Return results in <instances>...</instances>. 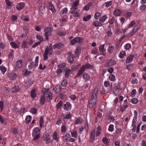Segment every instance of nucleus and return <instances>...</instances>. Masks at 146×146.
<instances>
[{
  "instance_id": "nucleus-1",
  "label": "nucleus",
  "mask_w": 146,
  "mask_h": 146,
  "mask_svg": "<svg viewBox=\"0 0 146 146\" xmlns=\"http://www.w3.org/2000/svg\"><path fill=\"white\" fill-rule=\"evenodd\" d=\"M39 132V130L38 127L36 128L33 131L32 135L34 138L33 139V141L37 139L40 137V134L38 133Z\"/></svg>"
},
{
  "instance_id": "nucleus-2",
  "label": "nucleus",
  "mask_w": 146,
  "mask_h": 146,
  "mask_svg": "<svg viewBox=\"0 0 146 146\" xmlns=\"http://www.w3.org/2000/svg\"><path fill=\"white\" fill-rule=\"evenodd\" d=\"M49 50H52V44H50L49 47L47 46L45 50L44 53L43 55L44 59V60H46L48 59V57L47 55L48 53Z\"/></svg>"
},
{
  "instance_id": "nucleus-3",
  "label": "nucleus",
  "mask_w": 146,
  "mask_h": 146,
  "mask_svg": "<svg viewBox=\"0 0 146 146\" xmlns=\"http://www.w3.org/2000/svg\"><path fill=\"white\" fill-rule=\"evenodd\" d=\"M82 38L80 37H76L70 41V43L72 45H74L76 43H82Z\"/></svg>"
},
{
  "instance_id": "nucleus-4",
  "label": "nucleus",
  "mask_w": 146,
  "mask_h": 146,
  "mask_svg": "<svg viewBox=\"0 0 146 146\" xmlns=\"http://www.w3.org/2000/svg\"><path fill=\"white\" fill-rule=\"evenodd\" d=\"M98 88H95L94 89L91 97V99L96 100L98 95Z\"/></svg>"
},
{
  "instance_id": "nucleus-5",
  "label": "nucleus",
  "mask_w": 146,
  "mask_h": 146,
  "mask_svg": "<svg viewBox=\"0 0 146 146\" xmlns=\"http://www.w3.org/2000/svg\"><path fill=\"white\" fill-rule=\"evenodd\" d=\"M115 62L114 60L110 59L107 61L105 65L106 67H110L115 64Z\"/></svg>"
},
{
  "instance_id": "nucleus-6",
  "label": "nucleus",
  "mask_w": 146,
  "mask_h": 146,
  "mask_svg": "<svg viewBox=\"0 0 146 146\" xmlns=\"http://www.w3.org/2000/svg\"><path fill=\"white\" fill-rule=\"evenodd\" d=\"M46 96V100L48 102H50L52 98V94L50 92H47L46 94H44Z\"/></svg>"
},
{
  "instance_id": "nucleus-7",
  "label": "nucleus",
  "mask_w": 146,
  "mask_h": 146,
  "mask_svg": "<svg viewBox=\"0 0 146 146\" xmlns=\"http://www.w3.org/2000/svg\"><path fill=\"white\" fill-rule=\"evenodd\" d=\"M69 53L70 55L68 57V61L70 63H72L73 62V58H75V56H74V55L71 52H70Z\"/></svg>"
},
{
  "instance_id": "nucleus-8",
  "label": "nucleus",
  "mask_w": 146,
  "mask_h": 146,
  "mask_svg": "<svg viewBox=\"0 0 146 146\" xmlns=\"http://www.w3.org/2000/svg\"><path fill=\"white\" fill-rule=\"evenodd\" d=\"M25 5V4L23 3H20L17 5L16 8L17 10H20L24 7Z\"/></svg>"
},
{
  "instance_id": "nucleus-9",
  "label": "nucleus",
  "mask_w": 146,
  "mask_h": 146,
  "mask_svg": "<svg viewBox=\"0 0 146 146\" xmlns=\"http://www.w3.org/2000/svg\"><path fill=\"white\" fill-rule=\"evenodd\" d=\"M71 108V104L69 102H67L66 104H64V109L67 111L70 110Z\"/></svg>"
},
{
  "instance_id": "nucleus-10",
  "label": "nucleus",
  "mask_w": 146,
  "mask_h": 146,
  "mask_svg": "<svg viewBox=\"0 0 146 146\" xmlns=\"http://www.w3.org/2000/svg\"><path fill=\"white\" fill-rule=\"evenodd\" d=\"M63 44L62 42H59L58 44L56 43L53 46V48L54 49L57 48L60 49L63 47Z\"/></svg>"
},
{
  "instance_id": "nucleus-11",
  "label": "nucleus",
  "mask_w": 146,
  "mask_h": 146,
  "mask_svg": "<svg viewBox=\"0 0 146 146\" xmlns=\"http://www.w3.org/2000/svg\"><path fill=\"white\" fill-rule=\"evenodd\" d=\"M96 102V100L91 99L89 103V107L91 108H92Z\"/></svg>"
},
{
  "instance_id": "nucleus-12",
  "label": "nucleus",
  "mask_w": 146,
  "mask_h": 146,
  "mask_svg": "<svg viewBox=\"0 0 146 146\" xmlns=\"http://www.w3.org/2000/svg\"><path fill=\"white\" fill-rule=\"evenodd\" d=\"M95 135V131L94 129L93 130L91 133L90 136V142H93L94 140V138Z\"/></svg>"
},
{
  "instance_id": "nucleus-13",
  "label": "nucleus",
  "mask_w": 146,
  "mask_h": 146,
  "mask_svg": "<svg viewBox=\"0 0 146 146\" xmlns=\"http://www.w3.org/2000/svg\"><path fill=\"white\" fill-rule=\"evenodd\" d=\"M104 44L101 45L99 47V51L102 52V53L103 55L105 54L106 50L104 48Z\"/></svg>"
},
{
  "instance_id": "nucleus-14",
  "label": "nucleus",
  "mask_w": 146,
  "mask_h": 146,
  "mask_svg": "<svg viewBox=\"0 0 146 146\" xmlns=\"http://www.w3.org/2000/svg\"><path fill=\"white\" fill-rule=\"evenodd\" d=\"M85 69V68L84 66H83L80 68V70H79L78 73L77 74V75L78 76H79L81 75L82 73L84 71Z\"/></svg>"
},
{
  "instance_id": "nucleus-15",
  "label": "nucleus",
  "mask_w": 146,
  "mask_h": 146,
  "mask_svg": "<svg viewBox=\"0 0 146 146\" xmlns=\"http://www.w3.org/2000/svg\"><path fill=\"white\" fill-rule=\"evenodd\" d=\"M23 62L22 60H19L16 62V66L18 68H21L23 66Z\"/></svg>"
},
{
  "instance_id": "nucleus-16",
  "label": "nucleus",
  "mask_w": 146,
  "mask_h": 146,
  "mask_svg": "<svg viewBox=\"0 0 146 146\" xmlns=\"http://www.w3.org/2000/svg\"><path fill=\"white\" fill-rule=\"evenodd\" d=\"M45 3H43L41 4L39 9L42 13H44L45 9Z\"/></svg>"
},
{
  "instance_id": "nucleus-17",
  "label": "nucleus",
  "mask_w": 146,
  "mask_h": 146,
  "mask_svg": "<svg viewBox=\"0 0 146 146\" xmlns=\"http://www.w3.org/2000/svg\"><path fill=\"white\" fill-rule=\"evenodd\" d=\"M138 29V27L136 26H135L134 27L131 32L129 34H128V35H129V37L131 36L133 34L136 33Z\"/></svg>"
},
{
  "instance_id": "nucleus-18",
  "label": "nucleus",
  "mask_w": 146,
  "mask_h": 146,
  "mask_svg": "<svg viewBox=\"0 0 146 146\" xmlns=\"http://www.w3.org/2000/svg\"><path fill=\"white\" fill-rule=\"evenodd\" d=\"M93 25L96 27H101L102 26V24L98 21H96L93 23Z\"/></svg>"
},
{
  "instance_id": "nucleus-19",
  "label": "nucleus",
  "mask_w": 146,
  "mask_h": 146,
  "mask_svg": "<svg viewBox=\"0 0 146 146\" xmlns=\"http://www.w3.org/2000/svg\"><path fill=\"white\" fill-rule=\"evenodd\" d=\"M61 89V88L60 86L57 85L54 88L53 90L56 93H58L60 91Z\"/></svg>"
},
{
  "instance_id": "nucleus-20",
  "label": "nucleus",
  "mask_w": 146,
  "mask_h": 146,
  "mask_svg": "<svg viewBox=\"0 0 146 146\" xmlns=\"http://www.w3.org/2000/svg\"><path fill=\"white\" fill-rule=\"evenodd\" d=\"M19 86H15L12 89V92L14 93H17L19 92Z\"/></svg>"
},
{
  "instance_id": "nucleus-21",
  "label": "nucleus",
  "mask_w": 146,
  "mask_h": 146,
  "mask_svg": "<svg viewBox=\"0 0 146 146\" xmlns=\"http://www.w3.org/2000/svg\"><path fill=\"white\" fill-rule=\"evenodd\" d=\"M134 58V56L133 55H130L127 58L126 60V62L127 63H129L131 62Z\"/></svg>"
},
{
  "instance_id": "nucleus-22",
  "label": "nucleus",
  "mask_w": 146,
  "mask_h": 146,
  "mask_svg": "<svg viewBox=\"0 0 146 146\" xmlns=\"http://www.w3.org/2000/svg\"><path fill=\"white\" fill-rule=\"evenodd\" d=\"M107 17L106 15H104L100 19L99 21L102 24L104 23L106 19H107Z\"/></svg>"
},
{
  "instance_id": "nucleus-23",
  "label": "nucleus",
  "mask_w": 146,
  "mask_h": 146,
  "mask_svg": "<svg viewBox=\"0 0 146 146\" xmlns=\"http://www.w3.org/2000/svg\"><path fill=\"white\" fill-rule=\"evenodd\" d=\"M114 49V47L112 46H109L108 49V52L110 54L113 52Z\"/></svg>"
},
{
  "instance_id": "nucleus-24",
  "label": "nucleus",
  "mask_w": 146,
  "mask_h": 146,
  "mask_svg": "<svg viewBox=\"0 0 146 146\" xmlns=\"http://www.w3.org/2000/svg\"><path fill=\"white\" fill-rule=\"evenodd\" d=\"M10 44L13 48H17L19 47V46L14 42H11Z\"/></svg>"
},
{
  "instance_id": "nucleus-25",
  "label": "nucleus",
  "mask_w": 146,
  "mask_h": 146,
  "mask_svg": "<svg viewBox=\"0 0 146 146\" xmlns=\"http://www.w3.org/2000/svg\"><path fill=\"white\" fill-rule=\"evenodd\" d=\"M27 45L28 44L27 43V42L26 41L24 40L23 41V42L21 44V46L22 48H28V47L27 46Z\"/></svg>"
},
{
  "instance_id": "nucleus-26",
  "label": "nucleus",
  "mask_w": 146,
  "mask_h": 146,
  "mask_svg": "<svg viewBox=\"0 0 146 146\" xmlns=\"http://www.w3.org/2000/svg\"><path fill=\"white\" fill-rule=\"evenodd\" d=\"M92 5V3H88L83 8V9L86 11H88L90 8V7Z\"/></svg>"
},
{
  "instance_id": "nucleus-27",
  "label": "nucleus",
  "mask_w": 146,
  "mask_h": 146,
  "mask_svg": "<svg viewBox=\"0 0 146 146\" xmlns=\"http://www.w3.org/2000/svg\"><path fill=\"white\" fill-rule=\"evenodd\" d=\"M45 96L44 95H42L41 97L40 103L41 104L43 105L44 104L45 101Z\"/></svg>"
},
{
  "instance_id": "nucleus-28",
  "label": "nucleus",
  "mask_w": 146,
  "mask_h": 146,
  "mask_svg": "<svg viewBox=\"0 0 146 146\" xmlns=\"http://www.w3.org/2000/svg\"><path fill=\"white\" fill-rule=\"evenodd\" d=\"M32 119V117L31 115L27 116L26 118V122L27 124L29 123Z\"/></svg>"
},
{
  "instance_id": "nucleus-29",
  "label": "nucleus",
  "mask_w": 146,
  "mask_h": 146,
  "mask_svg": "<svg viewBox=\"0 0 146 146\" xmlns=\"http://www.w3.org/2000/svg\"><path fill=\"white\" fill-rule=\"evenodd\" d=\"M70 13L73 15H74V16L78 17L79 15V14L78 13V11L75 10H72Z\"/></svg>"
},
{
  "instance_id": "nucleus-30",
  "label": "nucleus",
  "mask_w": 146,
  "mask_h": 146,
  "mask_svg": "<svg viewBox=\"0 0 146 146\" xmlns=\"http://www.w3.org/2000/svg\"><path fill=\"white\" fill-rule=\"evenodd\" d=\"M66 64L64 63H62L61 64L58 65L59 67L61 69H62L63 70H65L66 69Z\"/></svg>"
},
{
  "instance_id": "nucleus-31",
  "label": "nucleus",
  "mask_w": 146,
  "mask_h": 146,
  "mask_svg": "<svg viewBox=\"0 0 146 146\" xmlns=\"http://www.w3.org/2000/svg\"><path fill=\"white\" fill-rule=\"evenodd\" d=\"M121 14L120 11L118 9H115L114 12V15L116 16H118Z\"/></svg>"
},
{
  "instance_id": "nucleus-32",
  "label": "nucleus",
  "mask_w": 146,
  "mask_h": 146,
  "mask_svg": "<svg viewBox=\"0 0 146 146\" xmlns=\"http://www.w3.org/2000/svg\"><path fill=\"white\" fill-rule=\"evenodd\" d=\"M49 8L50 9V10H51V11H52L53 13L55 12V10L54 9V7L52 3L51 2L50 3H49Z\"/></svg>"
},
{
  "instance_id": "nucleus-33",
  "label": "nucleus",
  "mask_w": 146,
  "mask_h": 146,
  "mask_svg": "<svg viewBox=\"0 0 146 146\" xmlns=\"http://www.w3.org/2000/svg\"><path fill=\"white\" fill-rule=\"evenodd\" d=\"M83 78L86 80H88L90 78L89 76L86 73H84L83 75Z\"/></svg>"
},
{
  "instance_id": "nucleus-34",
  "label": "nucleus",
  "mask_w": 146,
  "mask_h": 146,
  "mask_svg": "<svg viewBox=\"0 0 146 146\" xmlns=\"http://www.w3.org/2000/svg\"><path fill=\"white\" fill-rule=\"evenodd\" d=\"M23 72V74L25 76L28 75L30 74L31 73L30 71H28L27 69L24 70Z\"/></svg>"
},
{
  "instance_id": "nucleus-35",
  "label": "nucleus",
  "mask_w": 146,
  "mask_h": 146,
  "mask_svg": "<svg viewBox=\"0 0 146 146\" xmlns=\"http://www.w3.org/2000/svg\"><path fill=\"white\" fill-rule=\"evenodd\" d=\"M134 117L133 120L137 121L136 120L137 118V112L136 110H135L134 111Z\"/></svg>"
},
{
  "instance_id": "nucleus-36",
  "label": "nucleus",
  "mask_w": 146,
  "mask_h": 146,
  "mask_svg": "<svg viewBox=\"0 0 146 146\" xmlns=\"http://www.w3.org/2000/svg\"><path fill=\"white\" fill-rule=\"evenodd\" d=\"M125 55V52L124 51H122L120 52L119 54V56L120 58H122Z\"/></svg>"
},
{
  "instance_id": "nucleus-37",
  "label": "nucleus",
  "mask_w": 146,
  "mask_h": 146,
  "mask_svg": "<svg viewBox=\"0 0 146 146\" xmlns=\"http://www.w3.org/2000/svg\"><path fill=\"white\" fill-rule=\"evenodd\" d=\"M0 70L3 74H4L6 71L5 68L3 66H0Z\"/></svg>"
},
{
  "instance_id": "nucleus-38",
  "label": "nucleus",
  "mask_w": 146,
  "mask_h": 146,
  "mask_svg": "<svg viewBox=\"0 0 146 146\" xmlns=\"http://www.w3.org/2000/svg\"><path fill=\"white\" fill-rule=\"evenodd\" d=\"M35 89H33L31 92V96L32 98H34L36 96L35 93Z\"/></svg>"
},
{
  "instance_id": "nucleus-39",
  "label": "nucleus",
  "mask_w": 146,
  "mask_h": 146,
  "mask_svg": "<svg viewBox=\"0 0 146 146\" xmlns=\"http://www.w3.org/2000/svg\"><path fill=\"white\" fill-rule=\"evenodd\" d=\"M91 17V16L90 15H88L86 17H84L83 20L84 21H87Z\"/></svg>"
},
{
  "instance_id": "nucleus-40",
  "label": "nucleus",
  "mask_w": 146,
  "mask_h": 146,
  "mask_svg": "<svg viewBox=\"0 0 146 146\" xmlns=\"http://www.w3.org/2000/svg\"><path fill=\"white\" fill-rule=\"evenodd\" d=\"M70 71V70H66L65 73L66 78H67L69 76Z\"/></svg>"
},
{
  "instance_id": "nucleus-41",
  "label": "nucleus",
  "mask_w": 146,
  "mask_h": 146,
  "mask_svg": "<svg viewBox=\"0 0 146 146\" xmlns=\"http://www.w3.org/2000/svg\"><path fill=\"white\" fill-rule=\"evenodd\" d=\"M102 141L104 144H108L109 143L108 140L106 137H103Z\"/></svg>"
},
{
  "instance_id": "nucleus-42",
  "label": "nucleus",
  "mask_w": 146,
  "mask_h": 146,
  "mask_svg": "<svg viewBox=\"0 0 146 146\" xmlns=\"http://www.w3.org/2000/svg\"><path fill=\"white\" fill-rule=\"evenodd\" d=\"M43 137L44 140L45 141H47L50 139L49 135L47 134L44 135Z\"/></svg>"
},
{
  "instance_id": "nucleus-43",
  "label": "nucleus",
  "mask_w": 146,
  "mask_h": 146,
  "mask_svg": "<svg viewBox=\"0 0 146 146\" xmlns=\"http://www.w3.org/2000/svg\"><path fill=\"white\" fill-rule=\"evenodd\" d=\"M109 79L111 81H114L115 79V77L113 75V74H111L109 77Z\"/></svg>"
},
{
  "instance_id": "nucleus-44",
  "label": "nucleus",
  "mask_w": 146,
  "mask_h": 146,
  "mask_svg": "<svg viewBox=\"0 0 146 146\" xmlns=\"http://www.w3.org/2000/svg\"><path fill=\"white\" fill-rule=\"evenodd\" d=\"M11 79L13 80H15L17 77V75L15 74H11Z\"/></svg>"
},
{
  "instance_id": "nucleus-45",
  "label": "nucleus",
  "mask_w": 146,
  "mask_h": 146,
  "mask_svg": "<svg viewBox=\"0 0 146 146\" xmlns=\"http://www.w3.org/2000/svg\"><path fill=\"white\" fill-rule=\"evenodd\" d=\"M101 16V14L99 12H97L94 15V18L96 19H98V18Z\"/></svg>"
},
{
  "instance_id": "nucleus-46",
  "label": "nucleus",
  "mask_w": 146,
  "mask_h": 146,
  "mask_svg": "<svg viewBox=\"0 0 146 146\" xmlns=\"http://www.w3.org/2000/svg\"><path fill=\"white\" fill-rule=\"evenodd\" d=\"M51 33L50 32H46L45 34L46 39L48 40V36L49 35H50Z\"/></svg>"
},
{
  "instance_id": "nucleus-47",
  "label": "nucleus",
  "mask_w": 146,
  "mask_h": 146,
  "mask_svg": "<svg viewBox=\"0 0 146 146\" xmlns=\"http://www.w3.org/2000/svg\"><path fill=\"white\" fill-rule=\"evenodd\" d=\"M78 68L77 65H73L71 67V70L72 71H74L76 70Z\"/></svg>"
},
{
  "instance_id": "nucleus-48",
  "label": "nucleus",
  "mask_w": 146,
  "mask_h": 146,
  "mask_svg": "<svg viewBox=\"0 0 146 146\" xmlns=\"http://www.w3.org/2000/svg\"><path fill=\"white\" fill-rule=\"evenodd\" d=\"M68 11L67 9L66 8H64V9L60 12V14L62 15L66 13Z\"/></svg>"
},
{
  "instance_id": "nucleus-49",
  "label": "nucleus",
  "mask_w": 146,
  "mask_h": 146,
  "mask_svg": "<svg viewBox=\"0 0 146 146\" xmlns=\"http://www.w3.org/2000/svg\"><path fill=\"white\" fill-rule=\"evenodd\" d=\"M131 102L134 104H136L138 102V100L136 98H134L131 100Z\"/></svg>"
},
{
  "instance_id": "nucleus-50",
  "label": "nucleus",
  "mask_w": 146,
  "mask_h": 146,
  "mask_svg": "<svg viewBox=\"0 0 146 146\" xmlns=\"http://www.w3.org/2000/svg\"><path fill=\"white\" fill-rule=\"evenodd\" d=\"M112 2L111 1H108L105 3L106 6L107 7H110L112 4Z\"/></svg>"
},
{
  "instance_id": "nucleus-51",
  "label": "nucleus",
  "mask_w": 146,
  "mask_h": 146,
  "mask_svg": "<svg viewBox=\"0 0 146 146\" xmlns=\"http://www.w3.org/2000/svg\"><path fill=\"white\" fill-rule=\"evenodd\" d=\"M31 111L33 114H35L37 112V110L36 108H32L31 109Z\"/></svg>"
},
{
  "instance_id": "nucleus-52",
  "label": "nucleus",
  "mask_w": 146,
  "mask_h": 146,
  "mask_svg": "<svg viewBox=\"0 0 146 146\" xmlns=\"http://www.w3.org/2000/svg\"><path fill=\"white\" fill-rule=\"evenodd\" d=\"M136 90L135 89H133L131 92V96L132 97H134L136 94Z\"/></svg>"
},
{
  "instance_id": "nucleus-53",
  "label": "nucleus",
  "mask_w": 146,
  "mask_h": 146,
  "mask_svg": "<svg viewBox=\"0 0 146 146\" xmlns=\"http://www.w3.org/2000/svg\"><path fill=\"white\" fill-rule=\"evenodd\" d=\"M44 30V31H46V32H50V33H51V32L52 31L51 28L49 27H47L45 28Z\"/></svg>"
},
{
  "instance_id": "nucleus-54",
  "label": "nucleus",
  "mask_w": 146,
  "mask_h": 146,
  "mask_svg": "<svg viewBox=\"0 0 146 146\" xmlns=\"http://www.w3.org/2000/svg\"><path fill=\"white\" fill-rule=\"evenodd\" d=\"M43 118L42 117L40 119V127H42L43 124Z\"/></svg>"
},
{
  "instance_id": "nucleus-55",
  "label": "nucleus",
  "mask_w": 146,
  "mask_h": 146,
  "mask_svg": "<svg viewBox=\"0 0 146 146\" xmlns=\"http://www.w3.org/2000/svg\"><path fill=\"white\" fill-rule=\"evenodd\" d=\"M135 24V23L134 21H132L131 22L130 24L128 26V28H130L131 27H133Z\"/></svg>"
},
{
  "instance_id": "nucleus-56",
  "label": "nucleus",
  "mask_w": 146,
  "mask_h": 146,
  "mask_svg": "<svg viewBox=\"0 0 146 146\" xmlns=\"http://www.w3.org/2000/svg\"><path fill=\"white\" fill-rule=\"evenodd\" d=\"M53 138L55 140H57L58 139L57 133L56 132H54V133L53 135Z\"/></svg>"
},
{
  "instance_id": "nucleus-57",
  "label": "nucleus",
  "mask_w": 146,
  "mask_h": 146,
  "mask_svg": "<svg viewBox=\"0 0 146 146\" xmlns=\"http://www.w3.org/2000/svg\"><path fill=\"white\" fill-rule=\"evenodd\" d=\"M41 41H39L36 42L35 43V44H33V48H35L36 47V46H38V45L40 44L41 43Z\"/></svg>"
},
{
  "instance_id": "nucleus-58",
  "label": "nucleus",
  "mask_w": 146,
  "mask_h": 146,
  "mask_svg": "<svg viewBox=\"0 0 146 146\" xmlns=\"http://www.w3.org/2000/svg\"><path fill=\"white\" fill-rule=\"evenodd\" d=\"M115 20V18L114 17H112L110 19H109V23L110 24H112L113 23V21Z\"/></svg>"
},
{
  "instance_id": "nucleus-59",
  "label": "nucleus",
  "mask_w": 146,
  "mask_h": 146,
  "mask_svg": "<svg viewBox=\"0 0 146 146\" xmlns=\"http://www.w3.org/2000/svg\"><path fill=\"white\" fill-rule=\"evenodd\" d=\"M131 44L129 43H127L125 46V48L126 50H128L131 48Z\"/></svg>"
},
{
  "instance_id": "nucleus-60",
  "label": "nucleus",
  "mask_w": 146,
  "mask_h": 146,
  "mask_svg": "<svg viewBox=\"0 0 146 146\" xmlns=\"http://www.w3.org/2000/svg\"><path fill=\"white\" fill-rule=\"evenodd\" d=\"M113 125H110L108 128V130L109 131L112 132L113 130Z\"/></svg>"
},
{
  "instance_id": "nucleus-61",
  "label": "nucleus",
  "mask_w": 146,
  "mask_h": 146,
  "mask_svg": "<svg viewBox=\"0 0 146 146\" xmlns=\"http://www.w3.org/2000/svg\"><path fill=\"white\" fill-rule=\"evenodd\" d=\"M62 103L61 101H60L56 105V108L58 109H59L61 106Z\"/></svg>"
},
{
  "instance_id": "nucleus-62",
  "label": "nucleus",
  "mask_w": 146,
  "mask_h": 146,
  "mask_svg": "<svg viewBox=\"0 0 146 146\" xmlns=\"http://www.w3.org/2000/svg\"><path fill=\"white\" fill-rule=\"evenodd\" d=\"M34 67V62H31L29 66V69H31Z\"/></svg>"
},
{
  "instance_id": "nucleus-63",
  "label": "nucleus",
  "mask_w": 146,
  "mask_h": 146,
  "mask_svg": "<svg viewBox=\"0 0 146 146\" xmlns=\"http://www.w3.org/2000/svg\"><path fill=\"white\" fill-rule=\"evenodd\" d=\"M5 43L2 42L0 43V48L1 49H4L5 48Z\"/></svg>"
},
{
  "instance_id": "nucleus-64",
  "label": "nucleus",
  "mask_w": 146,
  "mask_h": 146,
  "mask_svg": "<svg viewBox=\"0 0 146 146\" xmlns=\"http://www.w3.org/2000/svg\"><path fill=\"white\" fill-rule=\"evenodd\" d=\"M36 37L37 39H38L40 41H41V42L43 40V38L39 35H37L36 36Z\"/></svg>"
}]
</instances>
